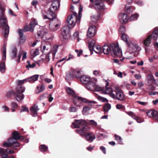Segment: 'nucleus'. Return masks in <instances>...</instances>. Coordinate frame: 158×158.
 Listing matches in <instances>:
<instances>
[{
    "instance_id": "1",
    "label": "nucleus",
    "mask_w": 158,
    "mask_h": 158,
    "mask_svg": "<svg viewBox=\"0 0 158 158\" xmlns=\"http://www.w3.org/2000/svg\"><path fill=\"white\" fill-rule=\"evenodd\" d=\"M103 53L106 55H107L110 53L112 56L114 57H121L122 56V52L119 48L118 44L114 43L108 45L105 44L103 46Z\"/></svg>"
},
{
    "instance_id": "7",
    "label": "nucleus",
    "mask_w": 158,
    "mask_h": 158,
    "mask_svg": "<svg viewBox=\"0 0 158 158\" xmlns=\"http://www.w3.org/2000/svg\"><path fill=\"white\" fill-rule=\"evenodd\" d=\"M82 10L83 6H80L78 16H77V13H74L73 14L70 15L68 17L67 22L72 27H73L75 25L76 22L79 24L81 17V12Z\"/></svg>"
},
{
    "instance_id": "39",
    "label": "nucleus",
    "mask_w": 158,
    "mask_h": 158,
    "mask_svg": "<svg viewBox=\"0 0 158 158\" xmlns=\"http://www.w3.org/2000/svg\"><path fill=\"white\" fill-rule=\"evenodd\" d=\"M73 77L72 73L71 74L70 72H68L66 73L65 79L67 81H69L71 80Z\"/></svg>"
},
{
    "instance_id": "20",
    "label": "nucleus",
    "mask_w": 158,
    "mask_h": 158,
    "mask_svg": "<svg viewBox=\"0 0 158 158\" xmlns=\"http://www.w3.org/2000/svg\"><path fill=\"white\" fill-rule=\"evenodd\" d=\"M8 148L5 149L3 148H0V158H8L9 156L7 154Z\"/></svg>"
},
{
    "instance_id": "10",
    "label": "nucleus",
    "mask_w": 158,
    "mask_h": 158,
    "mask_svg": "<svg viewBox=\"0 0 158 158\" xmlns=\"http://www.w3.org/2000/svg\"><path fill=\"white\" fill-rule=\"evenodd\" d=\"M60 25V21L58 19L52 20L49 24V30L52 31H56L59 28Z\"/></svg>"
},
{
    "instance_id": "24",
    "label": "nucleus",
    "mask_w": 158,
    "mask_h": 158,
    "mask_svg": "<svg viewBox=\"0 0 158 158\" xmlns=\"http://www.w3.org/2000/svg\"><path fill=\"white\" fill-rule=\"evenodd\" d=\"M25 89V88L21 85H18L16 88V94H23Z\"/></svg>"
},
{
    "instance_id": "63",
    "label": "nucleus",
    "mask_w": 158,
    "mask_h": 158,
    "mask_svg": "<svg viewBox=\"0 0 158 158\" xmlns=\"http://www.w3.org/2000/svg\"><path fill=\"white\" fill-rule=\"evenodd\" d=\"M135 77L137 79H140L141 78V75L139 74H135Z\"/></svg>"
},
{
    "instance_id": "34",
    "label": "nucleus",
    "mask_w": 158,
    "mask_h": 158,
    "mask_svg": "<svg viewBox=\"0 0 158 158\" xmlns=\"http://www.w3.org/2000/svg\"><path fill=\"white\" fill-rule=\"evenodd\" d=\"M91 109V108L87 106L84 107L82 111V114L84 115H87L89 114V112Z\"/></svg>"
},
{
    "instance_id": "53",
    "label": "nucleus",
    "mask_w": 158,
    "mask_h": 158,
    "mask_svg": "<svg viewBox=\"0 0 158 158\" xmlns=\"http://www.w3.org/2000/svg\"><path fill=\"white\" fill-rule=\"evenodd\" d=\"M126 31L125 27L123 26H121L119 29V31L120 32L121 35L122 33H124Z\"/></svg>"
},
{
    "instance_id": "45",
    "label": "nucleus",
    "mask_w": 158,
    "mask_h": 158,
    "mask_svg": "<svg viewBox=\"0 0 158 158\" xmlns=\"http://www.w3.org/2000/svg\"><path fill=\"white\" fill-rule=\"evenodd\" d=\"M95 89L94 90L96 91H103L104 89V88L103 87H101L98 85H97L95 84Z\"/></svg>"
},
{
    "instance_id": "42",
    "label": "nucleus",
    "mask_w": 158,
    "mask_h": 158,
    "mask_svg": "<svg viewBox=\"0 0 158 158\" xmlns=\"http://www.w3.org/2000/svg\"><path fill=\"white\" fill-rule=\"evenodd\" d=\"M139 16V15L137 13H135L134 14L132 15L130 19V21H133L136 20Z\"/></svg>"
},
{
    "instance_id": "14",
    "label": "nucleus",
    "mask_w": 158,
    "mask_h": 158,
    "mask_svg": "<svg viewBox=\"0 0 158 158\" xmlns=\"http://www.w3.org/2000/svg\"><path fill=\"white\" fill-rule=\"evenodd\" d=\"M97 81V79L95 78H91V80L86 85L85 87L86 89L89 90L93 91L95 89V86L96 82Z\"/></svg>"
},
{
    "instance_id": "43",
    "label": "nucleus",
    "mask_w": 158,
    "mask_h": 158,
    "mask_svg": "<svg viewBox=\"0 0 158 158\" xmlns=\"http://www.w3.org/2000/svg\"><path fill=\"white\" fill-rule=\"evenodd\" d=\"M86 123L94 126H96L97 125V123L94 120H88L87 122H86Z\"/></svg>"
},
{
    "instance_id": "51",
    "label": "nucleus",
    "mask_w": 158,
    "mask_h": 158,
    "mask_svg": "<svg viewBox=\"0 0 158 158\" xmlns=\"http://www.w3.org/2000/svg\"><path fill=\"white\" fill-rule=\"evenodd\" d=\"M15 93L14 92L13 90H10L9 91H8L7 93H6V95L7 97H11L12 95H15Z\"/></svg>"
},
{
    "instance_id": "61",
    "label": "nucleus",
    "mask_w": 158,
    "mask_h": 158,
    "mask_svg": "<svg viewBox=\"0 0 158 158\" xmlns=\"http://www.w3.org/2000/svg\"><path fill=\"white\" fill-rule=\"evenodd\" d=\"M21 140L22 141L25 142L26 143H28L29 141V139H25L24 137L23 136H22V138Z\"/></svg>"
},
{
    "instance_id": "44",
    "label": "nucleus",
    "mask_w": 158,
    "mask_h": 158,
    "mask_svg": "<svg viewBox=\"0 0 158 158\" xmlns=\"http://www.w3.org/2000/svg\"><path fill=\"white\" fill-rule=\"evenodd\" d=\"M114 137L115 138V139L118 141L119 144H122V139L121 137L117 135L116 134L114 135Z\"/></svg>"
},
{
    "instance_id": "30",
    "label": "nucleus",
    "mask_w": 158,
    "mask_h": 158,
    "mask_svg": "<svg viewBox=\"0 0 158 158\" xmlns=\"http://www.w3.org/2000/svg\"><path fill=\"white\" fill-rule=\"evenodd\" d=\"M121 38L122 40L125 42L128 46H130V44H129L128 42L129 40V37L127 34L125 33H122L121 35Z\"/></svg>"
},
{
    "instance_id": "22",
    "label": "nucleus",
    "mask_w": 158,
    "mask_h": 158,
    "mask_svg": "<svg viewBox=\"0 0 158 158\" xmlns=\"http://www.w3.org/2000/svg\"><path fill=\"white\" fill-rule=\"evenodd\" d=\"M24 95L23 94H16L15 98L17 101L22 103L23 100L24 99Z\"/></svg>"
},
{
    "instance_id": "55",
    "label": "nucleus",
    "mask_w": 158,
    "mask_h": 158,
    "mask_svg": "<svg viewBox=\"0 0 158 158\" xmlns=\"http://www.w3.org/2000/svg\"><path fill=\"white\" fill-rule=\"evenodd\" d=\"M27 81V79H26L22 80H18L17 81V82L18 84V85H21V84H23L25 82H26Z\"/></svg>"
},
{
    "instance_id": "11",
    "label": "nucleus",
    "mask_w": 158,
    "mask_h": 158,
    "mask_svg": "<svg viewBox=\"0 0 158 158\" xmlns=\"http://www.w3.org/2000/svg\"><path fill=\"white\" fill-rule=\"evenodd\" d=\"M37 24V22L35 19H33L30 23V25L26 24L24 27L23 29H22L23 30V32H26L27 31H31L33 32L34 30V28Z\"/></svg>"
},
{
    "instance_id": "28",
    "label": "nucleus",
    "mask_w": 158,
    "mask_h": 158,
    "mask_svg": "<svg viewBox=\"0 0 158 158\" xmlns=\"http://www.w3.org/2000/svg\"><path fill=\"white\" fill-rule=\"evenodd\" d=\"M94 51L95 52L98 54H101L102 52V48L100 46L96 45L93 47L92 51Z\"/></svg>"
},
{
    "instance_id": "38",
    "label": "nucleus",
    "mask_w": 158,
    "mask_h": 158,
    "mask_svg": "<svg viewBox=\"0 0 158 158\" xmlns=\"http://www.w3.org/2000/svg\"><path fill=\"white\" fill-rule=\"evenodd\" d=\"M100 15L99 14L97 15H93L91 16L92 21L94 23H96L99 19Z\"/></svg>"
},
{
    "instance_id": "3",
    "label": "nucleus",
    "mask_w": 158,
    "mask_h": 158,
    "mask_svg": "<svg viewBox=\"0 0 158 158\" xmlns=\"http://www.w3.org/2000/svg\"><path fill=\"white\" fill-rule=\"evenodd\" d=\"M86 122L83 119L75 120L72 123V127L75 128H81L80 129L76 130L75 131L81 136H84L85 133L90 130V127L85 125Z\"/></svg>"
},
{
    "instance_id": "26",
    "label": "nucleus",
    "mask_w": 158,
    "mask_h": 158,
    "mask_svg": "<svg viewBox=\"0 0 158 158\" xmlns=\"http://www.w3.org/2000/svg\"><path fill=\"white\" fill-rule=\"evenodd\" d=\"M18 34L20 36V39L21 42L24 43L26 41V39L24 36H23V30L22 29H19L18 30Z\"/></svg>"
},
{
    "instance_id": "60",
    "label": "nucleus",
    "mask_w": 158,
    "mask_h": 158,
    "mask_svg": "<svg viewBox=\"0 0 158 158\" xmlns=\"http://www.w3.org/2000/svg\"><path fill=\"white\" fill-rule=\"evenodd\" d=\"M23 51H22L21 52H20L19 53L18 56V62H19L20 61V58L22 56V54H23Z\"/></svg>"
},
{
    "instance_id": "48",
    "label": "nucleus",
    "mask_w": 158,
    "mask_h": 158,
    "mask_svg": "<svg viewBox=\"0 0 158 158\" xmlns=\"http://www.w3.org/2000/svg\"><path fill=\"white\" fill-rule=\"evenodd\" d=\"M48 54H44V58L43 57V58L42 57V56H41V57H42L41 60H45L47 62H48V61H49L50 60V59L49 58V56Z\"/></svg>"
},
{
    "instance_id": "59",
    "label": "nucleus",
    "mask_w": 158,
    "mask_h": 158,
    "mask_svg": "<svg viewBox=\"0 0 158 158\" xmlns=\"http://www.w3.org/2000/svg\"><path fill=\"white\" fill-rule=\"evenodd\" d=\"M147 89L149 90L153 91L155 90V87L153 85H150L148 88Z\"/></svg>"
},
{
    "instance_id": "50",
    "label": "nucleus",
    "mask_w": 158,
    "mask_h": 158,
    "mask_svg": "<svg viewBox=\"0 0 158 158\" xmlns=\"http://www.w3.org/2000/svg\"><path fill=\"white\" fill-rule=\"evenodd\" d=\"M40 149L41 151L43 152H45L48 149V147L44 145H42L40 146Z\"/></svg>"
},
{
    "instance_id": "33",
    "label": "nucleus",
    "mask_w": 158,
    "mask_h": 158,
    "mask_svg": "<svg viewBox=\"0 0 158 158\" xmlns=\"http://www.w3.org/2000/svg\"><path fill=\"white\" fill-rule=\"evenodd\" d=\"M6 69L5 62H2L0 64V72L2 73H4L6 72Z\"/></svg>"
},
{
    "instance_id": "2",
    "label": "nucleus",
    "mask_w": 158,
    "mask_h": 158,
    "mask_svg": "<svg viewBox=\"0 0 158 158\" xmlns=\"http://www.w3.org/2000/svg\"><path fill=\"white\" fill-rule=\"evenodd\" d=\"M60 5V2L58 0L52 1L50 7L46 12L48 16L42 13V15L43 18L44 19H54L56 17L55 12L58 10Z\"/></svg>"
},
{
    "instance_id": "5",
    "label": "nucleus",
    "mask_w": 158,
    "mask_h": 158,
    "mask_svg": "<svg viewBox=\"0 0 158 158\" xmlns=\"http://www.w3.org/2000/svg\"><path fill=\"white\" fill-rule=\"evenodd\" d=\"M66 89L68 94L71 95L74 97V98H73L74 104L77 106L79 107L80 106V101L88 103L90 106H92V104L96 103L95 101L88 100L85 98L77 96L75 94L74 91L70 87L66 88Z\"/></svg>"
},
{
    "instance_id": "32",
    "label": "nucleus",
    "mask_w": 158,
    "mask_h": 158,
    "mask_svg": "<svg viewBox=\"0 0 158 158\" xmlns=\"http://www.w3.org/2000/svg\"><path fill=\"white\" fill-rule=\"evenodd\" d=\"M72 75L73 77H75L78 78H80V76L81 74L80 71L78 69H76L73 70L72 71Z\"/></svg>"
},
{
    "instance_id": "25",
    "label": "nucleus",
    "mask_w": 158,
    "mask_h": 158,
    "mask_svg": "<svg viewBox=\"0 0 158 158\" xmlns=\"http://www.w3.org/2000/svg\"><path fill=\"white\" fill-rule=\"evenodd\" d=\"M39 76V75H35L31 76L27 78V81L31 83H33L38 80Z\"/></svg>"
},
{
    "instance_id": "46",
    "label": "nucleus",
    "mask_w": 158,
    "mask_h": 158,
    "mask_svg": "<svg viewBox=\"0 0 158 158\" xmlns=\"http://www.w3.org/2000/svg\"><path fill=\"white\" fill-rule=\"evenodd\" d=\"M11 105L12 107L11 109L12 111L13 112H15L16 109L18 107V104L16 103L13 102L11 103Z\"/></svg>"
},
{
    "instance_id": "18",
    "label": "nucleus",
    "mask_w": 158,
    "mask_h": 158,
    "mask_svg": "<svg viewBox=\"0 0 158 158\" xmlns=\"http://www.w3.org/2000/svg\"><path fill=\"white\" fill-rule=\"evenodd\" d=\"M30 111L31 114L33 117H36L37 115V111L39 110L38 106L36 104H35L31 108Z\"/></svg>"
},
{
    "instance_id": "23",
    "label": "nucleus",
    "mask_w": 158,
    "mask_h": 158,
    "mask_svg": "<svg viewBox=\"0 0 158 158\" xmlns=\"http://www.w3.org/2000/svg\"><path fill=\"white\" fill-rule=\"evenodd\" d=\"M48 46L47 44H44L43 43L41 44V52L44 54H48L49 51H48Z\"/></svg>"
},
{
    "instance_id": "40",
    "label": "nucleus",
    "mask_w": 158,
    "mask_h": 158,
    "mask_svg": "<svg viewBox=\"0 0 158 158\" xmlns=\"http://www.w3.org/2000/svg\"><path fill=\"white\" fill-rule=\"evenodd\" d=\"M27 63L28 64L26 65V67L27 69H28L30 68H33L35 66V63H33L32 64H30V61L29 60H27Z\"/></svg>"
},
{
    "instance_id": "9",
    "label": "nucleus",
    "mask_w": 158,
    "mask_h": 158,
    "mask_svg": "<svg viewBox=\"0 0 158 158\" xmlns=\"http://www.w3.org/2000/svg\"><path fill=\"white\" fill-rule=\"evenodd\" d=\"M40 37L47 42H50L52 40V36L47 32V29L45 27L40 31Z\"/></svg>"
},
{
    "instance_id": "12",
    "label": "nucleus",
    "mask_w": 158,
    "mask_h": 158,
    "mask_svg": "<svg viewBox=\"0 0 158 158\" xmlns=\"http://www.w3.org/2000/svg\"><path fill=\"white\" fill-rule=\"evenodd\" d=\"M70 27L69 26L66 25L64 26L62 28L61 30V35L63 38L65 39H67L69 38L71 36L70 34L69 33V29Z\"/></svg>"
},
{
    "instance_id": "58",
    "label": "nucleus",
    "mask_w": 158,
    "mask_h": 158,
    "mask_svg": "<svg viewBox=\"0 0 158 158\" xmlns=\"http://www.w3.org/2000/svg\"><path fill=\"white\" fill-rule=\"evenodd\" d=\"M79 34L78 32L76 31L73 34V36L74 39L77 38L79 36Z\"/></svg>"
},
{
    "instance_id": "27",
    "label": "nucleus",
    "mask_w": 158,
    "mask_h": 158,
    "mask_svg": "<svg viewBox=\"0 0 158 158\" xmlns=\"http://www.w3.org/2000/svg\"><path fill=\"white\" fill-rule=\"evenodd\" d=\"M95 41L94 40H90L88 41V48L91 52L92 51L93 47L96 45H95Z\"/></svg>"
},
{
    "instance_id": "16",
    "label": "nucleus",
    "mask_w": 158,
    "mask_h": 158,
    "mask_svg": "<svg viewBox=\"0 0 158 158\" xmlns=\"http://www.w3.org/2000/svg\"><path fill=\"white\" fill-rule=\"evenodd\" d=\"M96 32V28L94 26H91L88 29L87 36L88 37L91 38L94 36Z\"/></svg>"
},
{
    "instance_id": "13",
    "label": "nucleus",
    "mask_w": 158,
    "mask_h": 158,
    "mask_svg": "<svg viewBox=\"0 0 158 158\" xmlns=\"http://www.w3.org/2000/svg\"><path fill=\"white\" fill-rule=\"evenodd\" d=\"M88 6L91 8L94 7L96 10H101L104 9V5L102 1L100 0H96L93 3V5L90 4Z\"/></svg>"
},
{
    "instance_id": "36",
    "label": "nucleus",
    "mask_w": 158,
    "mask_h": 158,
    "mask_svg": "<svg viewBox=\"0 0 158 158\" xmlns=\"http://www.w3.org/2000/svg\"><path fill=\"white\" fill-rule=\"evenodd\" d=\"M2 52L3 54V56L2 59L3 60H5L6 59V45L5 44H4L2 48Z\"/></svg>"
},
{
    "instance_id": "37",
    "label": "nucleus",
    "mask_w": 158,
    "mask_h": 158,
    "mask_svg": "<svg viewBox=\"0 0 158 158\" xmlns=\"http://www.w3.org/2000/svg\"><path fill=\"white\" fill-rule=\"evenodd\" d=\"M134 9L132 7L128 5H126L125 8V11L126 12L130 13H132Z\"/></svg>"
},
{
    "instance_id": "62",
    "label": "nucleus",
    "mask_w": 158,
    "mask_h": 158,
    "mask_svg": "<svg viewBox=\"0 0 158 158\" xmlns=\"http://www.w3.org/2000/svg\"><path fill=\"white\" fill-rule=\"evenodd\" d=\"M23 55L22 57V60H24L26 59L27 58V53L26 52L23 51Z\"/></svg>"
},
{
    "instance_id": "4",
    "label": "nucleus",
    "mask_w": 158,
    "mask_h": 158,
    "mask_svg": "<svg viewBox=\"0 0 158 158\" xmlns=\"http://www.w3.org/2000/svg\"><path fill=\"white\" fill-rule=\"evenodd\" d=\"M13 138L9 139L7 142H4L3 143V146L8 148L12 147L13 149L16 150V148L20 146V144L17 142L18 139H21L22 136L19 135V133L17 131H14L12 133Z\"/></svg>"
},
{
    "instance_id": "29",
    "label": "nucleus",
    "mask_w": 158,
    "mask_h": 158,
    "mask_svg": "<svg viewBox=\"0 0 158 158\" xmlns=\"http://www.w3.org/2000/svg\"><path fill=\"white\" fill-rule=\"evenodd\" d=\"M150 35V38L153 40H156L158 37V30L157 29L155 30Z\"/></svg>"
},
{
    "instance_id": "35",
    "label": "nucleus",
    "mask_w": 158,
    "mask_h": 158,
    "mask_svg": "<svg viewBox=\"0 0 158 158\" xmlns=\"http://www.w3.org/2000/svg\"><path fill=\"white\" fill-rule=\"evenodd\" d=\"M151 39L150 35L148 36L147 38L144 41V44L147 46H149L151 42Z\"/></svg>"
},
{
    "instance_id": "31",
    "label": "nucleus",
    "mask_w": 158,
    "mask_h": 158,
    "mask_svg": "<svg viewBox=\"0 0 158 158\" xmlns=\"http://www.w3.org/2000/svg\"><path fill=\"white\" fill-rule=\"evenodd\" d=\"M157 114V111L156 110H150L147 112V115L150 117H152L154 118L155 115Z\"/></svg>"
},
{
    "instance_id": "56",
    "label": "nucleus",
    "mask_w": 158,
    "mask_h": 158,
    "mask_svg": "<svg viewBox=\"0 0 158 158\" xmlns=\"http://www.w3.org/2000/svg\"><path fill=\"white\" fill-rule=\"evenodd\" d=\"M147 79L148 81H152L153 80V76L152 74H149L147 77Z\"/></svg>"
},
{
    "instance_id": "52",
    "label": "nucleus",
    "mask_w": 158,
    "mask_h": 158,
    "mask_svg": "<svg viewBox=\"0 0 158 158\" xmlns=\"http://www.w3.org/2000/svg\"><path fill=\"white\" fill-rule=\"evenodd\" d=\"M20 112H27L29 113V111L28 109L27 108L26 106H23L21 107V109H20Z\"/></svg>"
},
{
    "instance_id": "57",
    "label": "nucleus",
    "mask_w": 158,
    "mask_h": 158,
    "mask_svg": "<svg viewBox=\"0 0 158 158\" xmlns=\"http://www.w3.org/2000/svg\"><path fill=\"white\" fill-rule=\"evenodd\" d=\"M116 107L117 109H120L124 108V106L121 104H118L116 105Z\"/></svg>"
},
{
    "instance_id": "54",
    "label": "nucleus",
    "mask_w": 158,
    "mask_h": 158,
    "mask_svg": "<svg viewBox=\"0 0 158 158\" xmlns=\"http://www.w3.org/2000/svg\"><path fill=\"white\" fill-rule=\"evenodd\" d=\"M69 110L70 112H75L77 111V109L75 107L71 106L69 108Z\"/></svg>"
},
{
    "instance_id": "49",
    "label": "nucleus",
    "mask_w": 158,
    "mask_h": 158,
    "mask_svg": "<svg viewBox=\"0 0 158 158\" xmlns=\"http://www.w3.org/2000/svg\"><path fill=\"white\" fill-rule=\"evenodd\" d=\"M31 55L35 57L37 55H38L39 53V48L36 49L35 51H34L33 53H32V51L31 52Z\"/></svg>"
},
{
    "instance_id": "17",
    "label": "nucleus",
    "mask_w": 158,
    "mask_h": 158,
    "mask_svg": "<svg viewBox=\"0 0 158 158\" xmlns=\"http://www.w3.org/2000/svg\"><path fill=\"white\" fill-rule=\"evenodd\" d=\"M129 17L125 13L120 14L118 16V19L120 22L123 23H125L127 22L129 19Z\"/></svg>"
},
{
    "instance_id": "15",
    "label": "nucleus",
    "mask_w": 158,
    "mask_h": 158,
    "mask_svg": "<svg viewBox=\"0 0 158 158\" xmlns=\"http://www.w3.org/2000/svg\"><path fill=\"white\" fill-rule=\"evenodd\" d=\"M103 81L106 82V85L103 90V92L106 94H109L111 97V94H114L113 93V90L110 87H107L109 84V82L108 80H106L103 79Z\"/></svg>"
},
{
    "instance_id": "6",
    "label": "nucleus",
    "mask_w": 158,
    "mask_h": 158,
    "mask_svg": "<svg viewBox=\"0 0 158 158\" xmlns=\"http://www.w3.org/2000/svg\"><path fill=\"white\" fill-rule=\"evenodd\" d=\"M0 25L4 31L3 35L5 38L8 36L9 27L8 25L7 17L5 15V9L0 7Z\"/></svg>"
},
{
    "instance_id": "21",
    "label": "nucleus",
    "mask_w": 158,
    "mask_h": 158,
    "mask_svg": "<svg viewBox=\"0 0 158 158\" xmlns=\"http://www.w3.org/2000/svg\"><path fill=\"white\" fill-rule=\"evenodd\" d=\"M81 81L82 83L86 85L91 80L89 77L86 75H83L80 77Z\"/></svg>"
},
{
    "instance_id": "19",
    "label": "nucleus",
    "mask_w": 158,
    "mask_h": 158,
    "mask_svg": "<svg viewBox=\"0 0 158 158\" xmlns=\"http://www.w3.org/2000/svg\"><path fill=\"white\" fill-rule=\"evenodd\" d=\"M85 139L89 142H91L95 139V135L92 133H85Z\"/></svg>"
},
{
    "instance_id": "41",
    "label": "nucleus",
    "mask_w": 158,
    "mask_h": 158,
    "mask_svg": "<svg viewBox=\"0 0 158 158\" xmlns=\"http://www.w3.org/2000/svg\"><path fill=\"white\" fill-rule=\"evenodd\" d=\"M12 56L13 58H15L16 57L17 54V49L15 47L13 48L12 50Z\"/></svg>"
},
{
    "instance_id": "8",
    "label": "nucleus",
    "mask_w": 158,
    "mask_h": 158,
    "mask_svg": "<svg viewBox=\"0 0 158 158\" xmlns=\"http://www.w3.org/2000/svg\"><path fill=\"white\" fill-rule=\"evenodd\" d=\"M115 94H111V97L120 101H124L126 99L125 95L123 91L119 88L116 87L115 89Z\"/></svg>"
},
{
    "instance_id": "47",
    "label": "nucleus",
    "mask_w": 158,
    "mask_h": 158,
    "mask_svg": "<svg viewBox=\"0 0 158 158\" xmlns=\"http://www.w3.org/2000/svg\"><path fill=\"white\" fill-rule=\"evenodd\" d=\"M110 108L111 105L108 103L106 104L104 107V110L106 112H107Z\"/></svg>"
},
{
    "instance_id": "64",
    "label": "nucleus",
    "mask_w": 158,
    "mask_h": 158,
    "mask_svg": "<svg viewBox=\"0 0 158 158\" xmlns=\"http://www.w3.org/2000/svg\"><path fill=\"white\" fill-rule=\"evenodd\" d=\"M100 149L102 151V152H103L104 154H106V148L102 146L100 147Z\"/></svg>"
}]
</instances>
